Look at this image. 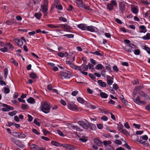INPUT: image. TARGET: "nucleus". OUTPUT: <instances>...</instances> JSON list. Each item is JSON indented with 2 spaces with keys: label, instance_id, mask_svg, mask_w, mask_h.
<instances>
[{
  "label": "nucleus",
  "instance_id": "1",
  "mask_svg": "<svg viewBox=\"0 0 150 150\" xmlns=\"http://www.w3.org/2000/svg\"><path fill=\"white\" fill-rule=\"evenodd\" d=\"M41 110L45 113L49 112L50 110V105L47 103L44 102L41 104Z\"/></svg>",
  "mask_w": 150,
  "mask_h": 150
},
{
  "label": "nucleus",
  "instance_id": "2",
  "mask_svg": "<svg viewBox=\"0 0 150 150\" xmlns=\"http://www.w3.org/2000/svg\"><path fill=\"white\" fill-rule=\"evenodd\" d=\"M76 1H77L76 3L79 7L83 8L85 10H92L91 9L89 8V6H87L83 4L82 0H76Z\"/></svg>",
  "mask_w": 150,
  "mask_h": 150
},
{
  "label": "nucleus",
  "instance_id": "3",
  "mask_svg": "<svg viewBox=\"0 0 150 150\" xmlns=\"http://www.w3.org/2000/svg\"><path fill=\"white\" fill-rule=\"evenodd\" d=\"M125 3L124 1H121L119 4V12L120 13H122L125 10Z\"/></svg>",
  "mask_w": 150,
  "mask_h": 150
},
{
  "label": "nucleus",
  "instance_id": "4",
  "mask_svg": "<svg viewBox=\"0 0 150 150\" xmlns=\"http://www.w3.org/2000/svg\"><path fill=\"white\" fill-rule=\"evenodd\" d=\"M60 75L61 76V78L62 79H69L71 76V75L70 74L65 72H61L60 74Z\"/></svg>",
  "mask_w": 150,
  "mask_h": 150
},
{
  "label": "nucleus",
  "instance_id": "5",
  "mask_svg": "<svg viewBox=\"0 0 150 150\" xmlns=\"http://www.w3.org/2000/svg\"><path fill=\"white\" fill-rule=\"evenodd\" d=\"M78 124L83 128L86 129H88V125L84 122L79 121L78 122Z\"/></svg>",
  "mask_w": 150,
  "mask_h": 150
},
{
  "label": "nucleus",
  "instance_id": "6",
  "mask_svg": "<svg viewBox=\"0 0 150 150\" xmlns=\"http://www.w3.org/2000/svg\"><path fill=\"white\" fill-rule=\"evenodd\" d=\"M107 81L108 85H111L113 83V78L112 77L110 76L107 75L106 76Z\"/></svg>",
  "mask_w": 150,
  "mask_h": 150
},
{
  "label": "nucleus",
  "instance_id": "7",
  "mask_svg": "<svg viewBox=\"0 0 150 150\" xmlns=\"http://www.w3.org/2000/svg\"><path fill=\"white\" fill-rule=\"evenodd\" d=\"M14 41L15 43L19 46H21L23 45V41L20 39H16L14 40Z\"/></svg>",
  "mask_w": 150,
  "mask_h": 150
},
{
  "label": "nucleus",
  "instance_id": "8",
  "mask_svg": "<svg viewBox=\"0 0 150 150\" xmlns=\"http://www.w3.org/2000/svg\"><path fill=\"white\" fill-rule=\"evenodd\" d=\"M67 106L68 108L71 110H74L77 109V105L74 104H69L67 105Z\"/></svg>",
  "mask_w": 150,
  "mask_h": 150
},
{
  "label": "nucleus",
  "instance_id": "9",
  "mask_svg": "<svg viewBox=\"0 0 150 150\" xmlns=\"http://www.w3.org/2000/svg\"><path fill=\"white\" fill-rule=\"evenodd\" d=\"M93 141L95 144L99 146H101L102 142L100 140L97 138L94 139L93 140Z\"/></svg>",
  "mask_w": 150,
  "mask_h": 150
},
{
  "label": "nucleus",
  "instance_id": "10",
  "mask_svg": "<svg viewBox=\"0 0 150 150\" xmlns=\"http://www.w3.org/2000/svg\"><path fill=\"white\" fill-rule=\"evenodd\" d=\"M86 121L88 123V127H90V129L92 130H95L96 129V127L95 126V125L93 124L88 122L87 120H86Z\"/></svg>",
  "mask_w": 150,
  "mask_h": 150
},
{
  "label": "nucleus",
  "instance_id": "11",
  "mask_svg": "<svg viewBox=\"0 0 150 150\" xmlns=\"http://www.w3.org/2000/svg\"><path fill=\"white\" fill-rule=\"evenodd\" d=\"M78 27L83 30H86L87 26L86 25L83 24H81L78 25Z\"/></svg>",
  "mask_w": 150,
  "mask_h": 150
},
{
  "label": "nucleus",
  "instance_id": "12",
  "mask_svg": "<svg viewBox=\"0 0 150 150\" xmlns=\"http://www.w3.org/2000/svg\"><path fill=\"white\" fill-rule=\"evenodd\" d=\"M99 85L102 87L106 86V84L105 82H103L101 80H99L97 81Z\"/></svg>",
  "mask_w": 150,
  "mask_h": 150
},
{
  "label": "nucleus",
  "instance_id": "13",
  "mask_svg": "<svg viewBox=\"0 0 150 150\" xmlns=\"http://www.w3.org/2000/svg\"><path fill=\"white\" fill-rule=\"evenodd\" d=\"M51 144H52L53 145H54V146H62L63 144H62L60 143H59L57 142L54 141H52L51 142Z\"/></svg>",
  "mask_w": 150,
  "mask_h": 150
},
{
  "label": "nucleus",
  "instance_id": "14",
  "mask_svg": "<svg viewBox=\"0 0 150 150\" xmlns=\"http://www.w3.org/2000/svg\"><path fill=\"white\" fill-rule=\"evenodd\" d=\"M42 9V11L43 13L47 12L48 10L47 9V5L46 4H44L42 5L41 6Z\"/></svg>",
  "mask_w": 150,
  "mask_h": 150
},
{
  "label": "nucleus",
  "instance_id": "15",
  "mask_svg": "<svg viewBox=\"0 0 150 150\" xmlns=\"http://www.w3.org/2000/svg\"><path fill=\"white\" fill-rule=\"evenodd\" d=\"M95 28H96L93 26H87L86 30L90 31L91 32H94L95 31Z\"/></svg>",
  "mask_w": 150,
  "mask_h": 150
},
{
  "label": "nucleus",
  "instance_id": "16",
  "mask_svg": "<svg viewBox=\"0 0 150 150\" xmlns=\"http://www.w3.org/2000/svg\"><path fill=\"white\" fill-rule=\"evenodd\" d=\"M139 29L141 30L140 32L145 33L147 31L146 27L144 25H141L139 26Z\"/></svg>",
  "mask_w": 150,
  "mask_h": 150
},
{
  "label": "nucleus",
  "instance_id": "17",
  "mask_svg": "<svg viewBox=\"0 0 150 150\" xmlns=\"http://www.w3.org/2000/svg\"><path fill=\"white\" fill-rule=\"evenodd\" d=\"M27 101L28 103L31 104H34L35 103V99L32 97H29L27 100Z\"/></svg>",
  "mask_w": 150,
  "mask_h": 150
},
{
  "label": "nucleus",
  "instance_id": "18",
  "mask_svg": "<svg viewBox=\"0 0 150 150\" xmlns=\"http://www.w3.org/2000/svg\"><path fill=\"white\" fill-rule=\"evenodd\" d=\"M120 131L123 134L125 135L126 136H128L129 134L128 132L125 129H121L120 128Z\"/></svg>",
  "mask_w": 150,
  "mask_h": 150
},
{
  "label": "nucleus",
  "instance_id": "19",
  "mask_svg": "<svg viewBox=\"0 0 150 150\" xmlns=\"http://www.w3.org/2000/svg\"><path fill=\"white\" fill-rule=\"evenodd\" d=\"M3 106L7 108V110H8V111H9L10 110H13V108L11 106H10L7 104H3Z\"/></svg>",
  "mask_w": 150,
  "mask_h": 150
},
{
  "label": "nucleus",
  "instance_id": "20",
  "mask_svg": "<svg viewBox=\"0 0 150 150\" xmlns=\"http://www.w3.org/2000/svg\"><path fill=\"white\" fill-rule=\"evenodd\" d=\"M30 78L33 79L38 78V77L37 76V74L33 72L31 73L30 74Z\"/></svg>",
  "mask_w": 150,
  "mask_h": 150
},
{
  "label": "nucleus",
  "instance_id": "21",
  "mask_svg": "<svg viewBox=\"0 0 150 150\" xmlns=\"http://www.w3.org/2000/svg\"><path fill=\"white\" fill-rule=\"evenodd\" d=\"M100 95L101 98H107L108 96V95L107 94L102 92H101L100 93Z\"/></svg>",
  "mask_w": 150,
  "mask_h": 150
},
{
  "label": "nucleus",
  "instance_id": "22",
  "mask_svg": "<svg viewBox=\"0 0 150 150\" xmlns=\"http://www.w3.org/2000/svg\"><path fill=\"white\" fill-rule=\"evenodd\" d=\"M142 38L145 40H148L150 39V33H147L146 36H144L142 37Z\"/></svg>",
  "mask_w": 150,
  "mask_h": 150
},
{
  "label": "nucleus",
  "instance_id": "23",
  "mask_svg": "<svg viewBox=\"0 0 150 150\" xmlns=\"http://www.w3.org/2000/svg\"><path fill=\"white\" fill-rule=\"evenodd\" d=\"M103 67V66L101 64H98L96 65L95 67V69L96 70L102 69Z\"/></svg>",
  "mask_w": 150,
  "mask_h": 150
},
{
  "label": "nucleus",
  "instance_id": "24",
  "mask_svg": "<svg viewBox=\"0 0 150 150\" xmlns=\"http://www.w3.org/2000/svg\"><path fill=\"white\" fill-rule=\"evenodd\" d=\"M77 100L79 103L82 104H84L86 102L83 98L80 97L78 98H77Z\"/></svg>",
  "mask_w": 150,
  "mask_h": 150
},
{
  "label": "nucleus",
  "instance_id": "25",
  "mask_svg": "<svg viewBox=\"0 0 150 150\" xmlns=\"http://www.w3.org/2000/svg\"><path fill=\"white\" fill-rule=\"evenodd\" d=\"M90 53L91 54H96L98 56H103V55L102 54H101L100 52L98 51H96L94 52H90Z\"/></svg>",
  "mask_w": 150,
  "mask_h": 150
},
{
  "label": "nucleus",
  "instance_id": "26",
  "mask_svg": "<svg viewBox=\"0 0 150 150\" xmlns=\"http://www.w3.org/2000/svg\"><path fill=\"white\" fill-rule=\"evenodd\" d=\"M41 16L42 14L41 13H35L34 15L35 17H36L37 19L39 20L40 19Z\"/></svg>",
  "mask_w": 150,
  "mask_h": 150
},
{
  "label": "nucleus",
  "instance_id": "27",
  "mask_svg": "<svg viewBox=\"0 0 150 150\" xmlns=\"http://www.w3.org/2000/svg\"><path fill=\"white\" fill-rule=\"evenodd\" d=\"M71 29H72V28H71L69 25L67 24H65L64 31L67 32L69 31Z\"/></svg>",
  "mask_w": 150,
  "mask_h": 150
},
{
  "label": "nucleus",
  "instance_id": "28",
  "mask_svg": "<svg viewBox=\"0 0 150 150\" xmlns=\"http://www.w3.org/2000/svg\"><path fill=\"white\" fill-rule=\"evenodd\" d=\"M121 96L122 97V98L121 97H120V99H121V101L122 103L124 104L125 105H127V102H126L125 101V98H124V96L123 95H121Z\"/></svg>",
  "mask_w": 150,
  "mask_h": 150
},
{
  "label": "nucleus",
  "instance_id": "29",
  "mask_svg": "<svg viewBox=\"0 0 150 150\" xmlns=\"http://www.w3.org/2000/svg\"><path fill=\"white\" fill-rule=\"evenodd\" d=\"M89 77L94 81L96 82V76L93 74H89Z\"/></svg>",
  "mask_w": 150,
  "mask_h": 150
},
{
  "label": "nucleus",
  "instance_id": "30",
  "mask_svg": "<svg viewBox=\"0 0 150 150\" xmlns=\"http://www.w3.org/2000/svg\"><path fill=\"white\" fill-rule=\"evenodd\" d=\"M107 8L110 11H111L113 9V5L111 3L108 4L107 6Z\"/></svg>",
  "mask_w": 150,
  "mask_h": 150
},
{
  "label": "nucleus",
  "instance_id": "31",
  "mask_svg": "<svg viewBox=\"0 0 150 150\" xmlns=\"http://www.w3.org/2000/svg\"><path fill=\"white\" fill-rule=\"evenodd\" d=\"M47 26L49 27L52 28H57L60 27V25L55 26L52 24H48Z\"/></svg>",
  "mask_w": 150,
  "mask_h": 150
},
{
  "label": "nucleus",
  "instance_id": "32",
  "mask_svg": "<svg viewBox=\"0 0 150 150\" xmlns=\"http://www.w3.org/2000/svg\"><path fill=\"white\" fill-rule=\"evenodd\" d=\"M78 137H79V140L82 142L85 143L87 141V139L85 138L86 137H83L82 138L80 137L79 136Z\"/></svg>",
  "mask_w": 150,
  "mask_h": 150
},
{
  "label": "nucleus",
  "instance_id": "33",
  "mask_svg": "<svg viewBox=\"0 0 150 150\" xmlns=\"http://www.w3.org/2000/svg\"><path fill=\"white\" fill-rule=\"evenodd\" d=\"M4 78L6 79L7 78L8 74V69L7 68H6L4 69Z\"/></svg>",
  "mask_w": 150,
  "mask_h": 150
},
{
  "label": "nucleus",
  "instance_id": "34",
  "mask_svg": "<svg viewBox=\"0 0 150 150\" xmlns=\"http://www.w3.org/2000/svg\"><path fill=\"white\" fill-rule=\"evenodd\" d=\"M15 144L19 147H21V142L19 140H16Z\"/></svg>",
  "mask_w": 150,
  "mask_h": 150
},
{
  "label": "nucleus",
  "instance_id": "35",
  "mask_svg": "<svg viewBox=\"0 0 150 150\" xmlns=\"http://www.w3.org/2000/svg\"><path fill=\"white\" fill-rule=\"evenodd\" d=\"M132 51L134 52V54L136 55H139L140 53V51L139 49L133 50Z\"/></svg>",
  "mask_w": 150,
  "mask_h": 150
},
{
  "label": "nucleus",
  "instance_id": "36",
  "mask_svg": "<svg viewBox=\"0 0 150 150\" xmlns=\"http://www.w3.org/2000/svg\"><path fill=\"white\" fill-rule=\"evenodd\" d=\"M38 120H39V119L38 118L35 119L34 120V123L37 126H40V124L39 122H38Z\"/></svg>",
  "mask_w": 150,
  "mask_h": 150
},
{
  "label": "nucleus",
  "instance_id": "37",
  "mask_svg": "<svg viewBox=\"0 0 150 150\" xmlns=\"http://www.w3.org/2000/svg\"><path fill=\"white\" fill-rule=\"evenodd\" d=\"M17 112V111H14L12 112H11L8 113V115L11 116H13L14 115H16Z\"/></svg>",
  "mask_w": 150,
  "mask_h": 150
},
{
  "label": "nucleus",
  "instance_id": "38",
  "mask_svg": "<svg viewBox=\"0 0 150 150\" xmlns=\"http://www.w3.org/2000/svg\"><path fill=\"white\" fill-rule=\"evenodd\" d=\"M133 100L135 103L137 104L139 102H140V97L139 96H137L136 99H133Z\"/></svg>",
  "mask_w": 150,
  "mask_h": 150
},
{
  "label": "nucleus",
  "instance_id": "39",
  "mask_svg": "<svg viewBox=\"0 0 150 150\" xmlns=\"http://www.w3.org/2000/svg\"><path fill=\"white\" fill-rule=\"evenodd\" d=\"M4 93H8L10 92V89L8 88L5 87L4 88Z\"/></svg>",
  "mask_w": 150,
  "mask_h": 150
},
{
  "label": "nucleus",
  "instance_id": "40",
  "mask_svg": "<svg viewBox=\"0 0 150 150\" xmlns=\"http://www.w3.org/2000/svg\"><path fill=\"white\" fill-rule=\"evenodd\" d=\"M32 146H34L33 147V148L34 150H39V147L37 145H35L33 144H31Z\"/></svg>",
  "mask_w": 150,
  "mask_h": 150
},
{
  "label": "nucleus",
  "instance_id": "41",
  "mask_svg": "<svg viewBox=\"0 0 150 150\" xmlns=\"http://www.w3.org/2000/svg\"><path fill=\"white\" fill-rule=\"evenodd\" d=\"M64 36H66L69 38H72L74 36V35L73 34H65L63 35Z\"/></svg>",
  "mask_w": 150,
  "mask_h": 150
},
{
  "label": "nucleus",
  "instance_id": "42",
  "mask_svg": "<svg viewBox=\"0 0 150 150\" xmlns=\"http://www.w3.org/2000/svg\"><path fill=\"white\" fill-rule=\"evenodd\" d=\"M113 6H117V3L116 1L115 0H112L110 1V3Z\"/></svg>",
  "mask_w": 150,
  "mask_h": 150
},
{
  "label": "nucleus",
  "instance_id": "43",
  "mask_svg": "<svg viewBox=\"0 0 150 150\" xmlns=\"http://www.w3.org/2000/svg\"><path fill=\"white\" fill-rule=\"evenodd\" d=\"M59 20L64 22H67V19L65 18L62 17H60L59 18Z\"/></svg>",
  "mask_w": 150,
  "mask_h": 150
},
{
  "label": "nucleus",
  "instance_id": "44",
  "mask_svg": "<svg viewBox=\"0 0 150 150\" xmlns=\"http://www.w3.org/2000/svg\"><path fill=\"white\" fill-rule=\"evenodd\" d=\"M55 7L57 8L59 10H61L62 9V7L60 4L56 5Z\"/></svg>",
  "mask_w": 150,
  "mask_h": 150
},
{
  "label": "nucleus",
  "instance_id": "45",
  "mask_svg": "<svg viewBox=\"0 0 150 150\" xmlns=\"http://www.w3.org/2000/svg\"><path fill=\"white\" fill-rule=\"evenodd\" d=\"M7 45L8 48L9 49H11V50H12L13 48V45L11 44H7Z\"/></svg>",
  "mask_w": 150,
  "mask_h": 150
},
{
  "label": "nucleus",
  "instance_id": "46",
  "mask_svg": "<svg viewBox=\"0 0 150 150\" xmlns=\"http://www.w3.org/2000/svg\"><path fill=\"white\" fill-rule=\"evenodd\" d=\"M21 108L23 109H26L28 108V106L27 105L22 104Z\"/></svg>",
  "mask_w": 150,
  "mask_h": 150
},
{
  "label": "nucleus",
  "instance_id": "47",
  "mask_svg": "<svg viewBox=\"0 0 150 150\" xmlns=\"http://www.w3.org/2000/svg\"><path fill=\"white\" fill-rule=\"evenodd\" d=\"M132 12L134 13H137V10L136 7H133L132 9Z\"/></svg>",
  "mask_w": 150,
  "mask_h": 150
},
{
  "label": "nucleus",
  "instance_id": "48",
  "mask_svg": "<svg viewBox=\"0 0 150 150\" xmlns=\"http://www.w3.org/2000/svg\"><path fill=\"white\" fill-rule=\"evenodd\" d=\"M11 61L13 64L15 66H18V63L17 62L13 59H11Z\"/></svg>",
  "mask_w": 150,
  "mask_h": 150
},
{
  "label": "nucleus",
  "instance_id": "49",
  "mask_svg": "<svg viewBox=\"0 0 150 150\" xmlns=\"http://www.w3.org/2000/svg\"><path fill=\"white\" fill-rule=\"evenodd\" d=\"M26 137V135L24 134H19L18 135V137L19 138H25Z\"/></svg>",
  "mask_w": 150,
  "mask_h": 150
},
{
  "label": "nucleus",
  "instance_id": "50",
  "mask_svg": "<svg viewBox=\"0 0 150 150\" xmlns=\"http://www.w3.org/2000/svg\"><path fill=\"white\" fill-rule=\"evenodd\" d=\"M138 90V88H137V87L135 88L134 90V92L133 93V96L134 97H135L136 96L137 94V92Z\"/></svg>",
  "mask_w": 150,
  "mask_h": 150
},
{
  "label": "nucleus",
  "instance_id": "51",
  "mask_svg": "<svg viewBox=\"0 0 150 150\" xmlns=\"http://www.w3.org/2000/svg\"><path fill=\"white\" fill-rule=\"evenodd\" d=\"M144 49L148 54H150V49L149 47L144 46Z\"/></svg>",
  "mask_w": 150,
  "mask_h": 150
},
{
  "label": "nucleus",
  "instance_id": "52",
  "mask_svg": "<svg viewBox=\"0 0 150 150\" xmlns=\"http://www.w3.org/2000/svg\"><path fill=\"white\" fill-rule=\"evenodd\" d=\"M32 131L33 132H34L35 134L39 135L40 134V133L36 129L33 128L32 129Z\"/></svg>",
  "mask_w": 150,
  "mask_h": 150
},
{
  "label": "nucleus",
  "instance_id": "53",
  "mask_svg": "<svg viewBox=\"0 0 150 150\" xmlns=\"http://www.w3.org/2000/svg\"><path fill=\"white\" fill-rule=\"evenodd\" d=\"M114 142L115 143L119 145H121L122 144V142L120 140L117 139Z\"/></svg>",
  "mask_w": 150,
  "mask_h": 150
},
{
  "label": "nucleus",
  "instance_id": "54",
  "mask_svg": "<svg viewBox=\"0 0 150 150\" xmlns=\"http://www.w3.org/2000/svg\"><path fill=\"white\" fill-rule=\"evenodd\" d=\"M0 50L2 52H4L7 51V48L6 47H4L3 48H1Z\"/></svg>",
  "mask_w": 150,
  "mask_h": 150
},
{
  "label": "nucleus",
  "instance_id": "55",
  "mask_svg": "<svg viewBox=\"0 0 150 150\" xmlns=\"http://www.w3.org/2000/svg\"><path fill=\"white\" fill-rule=\"evenodd\" d=\"M136 141L138 142L140 144H142L144 145L145 144V142H143L142 140H139V139H137Z\"/></svg>",
  "mask_w": 150,
  "mask_h": 150
},
{
  "label": "nucleus",
  "instance_id": "56",
  "mask_svg": "<svg viewBox=\"0 0 150 150\" xmlns=\"http://www.w3.org/2000/svg\"><path fill=\"white\" fill-rule=\"evenodd\" d=\"M133 125L136 128L138 129H139L141 127V125L139 124H136L134 123Z\"/></svg>",
  "mask_w": 150,
  "mask_h": 150
},
{
  "label": "nucleus",
  "instance_id": "57",
  "mask_svg": "<svg viewBox=\"0 0 150 150\" xmlns=\"http://www.w3.org/2000/svg\"><path fill=\"white\" fill-rule=\"evenodd\" d=\"M57 132L58 134L61 136L64 137V135L61 131L59 130H57Z\"/></svg>",
  "mask_w": 150,
  "mask_h": 150
},
{
  "label": "nucleus",
  "instance_id": "58",
  "mask_svg": "<svg viewBox=\"0 0 150 150\" xmlns=\"http://www.w3.org/2000/svg\"><path fill=\"white\" fill-rule=\"evenodd\" d=\"M101 119L104 121H106L108 120V118L105 116H103L101 117Z\"/></svg>",
  "mask_w": 150,
  "mask_h": 150
},
{
  "label": "nucleus",
  "instance_id": "59",
  "mask_svg": "<svg viewBox=\"0 0 150 150\" xmlns=\"http://www.w3.org/2000/svg\"><path fill=\"white\" fill-rule=\"evenodd\" d=\"M113 88L115 90H117L118 88L119 87L117 84L114 83L113 85Z\"/></svg>",
  "mask_w": 150,
  "mask_h": 150
},
{
  "label": "nucleus",
  "instance_id": "60",
  "mask_svg": "<svg viewBox=\"0 0 150 150\" xmlns=\"http://www.w3.org/2000/svg\"><path fill=\"white\" fill-rule=\"evenodd\" d=\"M97 127L98 128L100 129H101L103 128V125L101 124H97Z\"/></svg>",
  "mask_w": 150,
  "mask_h": 150
},
{
  "label": "nucleus",
  "instance_id": "61",
  "mask_svg": "<svg viewBox=\"0 0 150 150\" xmlns=\"http://www.w3.org/2000/svg\"><path fill=\"white\" fill-rule=\"evenodd\" d=\"M90 60L91 63L93 65H96V61L93 59H90Z\"/></svg>",
  "mask_w": 150,
  "mask_h": 150
},
{
  "label": "nucleus",
  "instance_id": "62",
  "mask_svg": "<svg viewBox=\"0 0 150 150\" xmlns=\"http://www.w3.org/2000/svg\"><path fill=\"white\" fill-rule=\"evenodd\" d=\"M70 67L74 69H77V66L76 65H75L73 64L72 63L70 65Z\"/></svg>",
  "mask_w": 150,
  "mask_h": 150
},
{
  "label": "nucleus",
  "instance_id": "63",
  "mask_svg": "<svg viewBox=\"0 0 150 150\" xmlns=\"http://www.w3.org/2000/svg\"><path fill=\"white\" fill-rule=\"evenodd\" d=\"M129 46L131 47L130 48H132V49L136 48L135 45L133 44H129Z\"/></svg>",
  "mask_w": 150,
  "mask_h": 150
},
{
  "label": "nucleus",
  "instance_id": "64",
  "mask_svg": "<svg viewBox=\"0 0 150 150\" xmlns=\"http://www.w3.org/2000/svg\"><path fill=\"white\" fill-rule=\"evenodd\" d=\"M83 70L85 71H86L88 69V66L86 65H84L83 68Z\"/></svg>",
  "mask_w": 150,
  "mask_h": 150
}]
</instances>
